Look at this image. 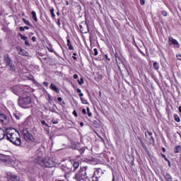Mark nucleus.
Wrapping results in <instances>:
<instances>
[{
    "label": "nucleus",
    "instance_id": "nucleus-1",
    "mask_svg": "<svg viewBox=\"0 0 181 181\" xmlns=\"http://www.w3.org/2000/svg\"><path fill=\"white\" fill-rule=\"evenodd\" d=\"M36 155L37 157L35 159V162L40 165V166H44L45 168H54V166L57 165V163L53 160V158H42L43 152L39 149L36 151Z\"/></svg>",
    "mask_w": 181,
    "mask_h": 181
},
{
    "label": "nucleus",
    "instance_id": "nucleus-2",
    "mask_svg": "<svg viewBox=\"0 0 181 181\" xmlns=\"http://www.w3.org/2000/svg\"><path fill=\"white\" fill-rule=\"evenodd\" d=\"M6 137L7 141H9L16 146H20L21 144H22L21 134L15 129L7 128L6 129Z\"/></svg>",
    "mask_w": 181,
    "mask_h": 181
},
{
    "label": "nucleus",
    "instance_id": "nucleus-3",
    "mask_svg": "<svg viewBox=\"0 0 181 181\" xmlns=\"http://www.w3.org/2000/svg\"><path fill=\"white\" fill-rule=\"evenodd\" d=\"M18 105L21 108H30L32 105V98H30V93L29 92H25L23 96L19 97Z\"/></svg>",
    "mask_w": 181,
    "mask_h": 181
},
{
    "label": "nucleus",
    "instance_id": "nucleus-4",
    "mask_svg": "<svg viewBox=\"0 0 181 181\" xmlns=\"http://www.w3.org/2000/svg\"><path fill=\"white\" fill-rule=\"evenodd\" d=\"M87 172H88V167L85 166L81 168L79 171L74 175V179L76 181H81L87 179Z\"/></svg>",
    "mask_w": 181,
    "mask_h": 181
},
{
    "label": "nucleus",
    "instance_id": "nucleus-5",
    "mask_svg": "<svg viewBox=\"0 0 181 181\" xmlns=\"http://www.w3.org/2000/svg\"><path fill=\"white\" fill-rule=\"evenodd\" d=\"M4 62L6 63V67H8V69H9L11 71H15V70H16V66L13 64V61H12L11 57H9V55L8 54L4 55Z\"/></svg>",
    "mask_w": 181,
    "mask_h": 181
},
{
    "label": "nucleus",
    "instance_id": "nucleus-6",
    "mask_svg": "<svg viewBox=\"0 0 181 181\" xmlns=\"http://www.w3.org/2000/svg\"><path fill=\"white\" fill-rule=\"evenodd\" d=\"M0 160H1V162H3V163H4L5 165H7V166H11V165H12V163L13 162L11 156L4 154H0Z\"/></svg>",
    "mask_w": 181,
    "mask_h": 181
},
{
    "label": "nucleus",
    "instance_id": "nucleus-7",
    "mask_svg": "<svg viewBox=\"0 0 181 181\" xmlns=\"http://www.w3.org/2000/svg\"><path fill=\"white\" fill-rule=\"evenodd\" d=\"M13 91L16 95H25V93H26L23 90V86H13Z\"/></svg>",
    "mask_w": 181,
    "mask_h": 181
},
{
    "label": "nucleus",
    "instance_id": "nucleus-8",
    "mask_svg": "<svg viewBox=\"0 0 181 181\" xmlns=\"http://www.w3.org/2000/svg\"><path fill=\"white\" fill-rule=\"evenodd\" d=\"M168 43L170 46L173 45L174 47H176L177 49H179V47H180V45H179V42H177V40H175L172 37H168Z\"/></svg>",
    "mask_w": 181,
    "mask_h": 181
},
{
    "label": "nucleus",
    "instance_id": "nucleus-9",
    "mask_svg": "<svg viewBox=\"0 0 181 181\" xmlns=\"http://www.w3.org/2000/svg\"><path fill=\"white\" fill-rule=\"evenodd\" d=\"M16 52L18 53V54H21V56L29 57V52L22 49L21 46H17L16 47Z\"/></svg>",
    "mask_w": 181,
    "mask_h": 181
},
{
    "label": "nucleus",
    "instance_id": "nucleus-10",
    "mask_svg": "<svg viewBox=\"0 0 181 181\" xmlns=\"http://www.w3.org/2000/svg\"><path fill=\"white\" fill-rule=\"evenodd\" d=\"M78 166H80V163L76 161L73 164L74 170L72 168H65V172L66 173H70V172H74L76 169L78 168Z\"/></svg>",
    "mask_w": 181,
    "mask_h": 181
},
{
    "label": "nucleus",
    "instance_id": "nucleus-11",
    "mask_svg": "<svg viewBox=\"0 0 181 181\" xmlns=\"http://www.w3.org/2000/svg\"><path fill=\"white\" fill-rule=\"evenodd\" d=\"M0 123L8 124V117L4 114L0 113Z\"/></svg>",
    "mask_w": 181,
    "mask_h": 181
},
{
    "label": "nucleus",
    "instance_id": "nucleus-12",
    "mask_svg": "<svg viewBox=\"0 0 181 181\" xmlns=\"http://www.w3.org/2000/svg\"><path fill=\"white\" fill-rule=\"evenodd\" d=\"M80 28L82 33H88L89 29H88V25H87V23H84L83 26L81 25Z\"/></svg>",
    "mask_w": 181,
    "mask_h": 181
},
{
    "label": "nucleus",
    "instance_id": "nucleus-13",
    "mask_svg": "<svg viewBox=\"0 0 181 181\" xmlns=\"http://www.w3.org/2000/svg\"><path fill=\"white\" fill-rule=\"evenodd\" d=\"M24 139H25V141H32V139H33V136L32 135V134L27 132L24 133Z\"/></svg>",
    "mask_w": 181,
    "mask_h": 181
},
{
    "label": "nucleus",
    "instance_id": "nucleus-14",
    "mask_svg": "<svg viewBox=\"0 0 181 181\" xmlns=\"http://www.w3.org/2000/svg\"><path fill=\"white\" fill-rule=\"evenodd\" d=\"M95 177H101L103 176V171L100 169H97L94 171V175Z\"/></svg>",
    "mask_w": 181,
    "mask_h": 181
},
{
    "label": "nucleus",
    "instance_id": "nucleus-15",
    "mask_svg": "<svg viewBox=\"0 0 181 181\" xmlns=\"http://www.w3.org/2000/svg\"><path fill=\"white\" fill-rule=\"evenodd\" d=\"M6 136V132L4 129H0V141H2Z\"/></svg>",
    "mask_w": 181,
    "mask_h": 181
},
{
    "label": "nucleus",
    "instance_id": "nucleus-16",
    "mask_svg": "<svg viewBox=\"0 0 181 181\" xmlns=\"http://www.w3.org/2000/svg\"><path fill=\"white\" fill-rule=\"evenodd\" d=\"M50 88H51V90H52V91H54L55 93H60V90H59L57 88V87L54 84H53V83L51 84Z\"/></svg>",
    "mask_w": 181,
    "mask_h": 181
},
{
    "label": "nucleus",
    "instance_id": "nucleus-17",
    "mask_svg": "<svg viewBox=\"0 0 181 181\" xmlns=\"http://www.w3.org/2000/svg\"><path fill=\"white\" fill-rule=\"evenodd\" d=\"M146 137V138H151V139H153V141H155V139H153V136H152V133L147 132L145 133Z\"/></svg>",
    "mask_w": 181,
    "mask_h": 181
},
{
    "label": "nucleus",
    "instance_id": "nucleus-18",
    "mask_svg": "<svg viewBox=\"0 0 181 181\" xmlns=\"http://www.w3.org/2000/svg\"><path fill=\"white\" fill-rule=\"evenodd\" d=\"M31 15H32L33 19L35 21V22H37V16H36V12L32 11Z\"/></svg>",
    "mask_w": 181,
    "mask_h": 181
},
{
    "label": "nucleus",
    "instance_id": "nucleus-19",
    "mask_svg": "<svg viewBox=\"0 0 181 181\" xmlns=\"http://www.w3.org/2000/svg\"><path fill=\"white\" fill-rule=\"evenodd\" d=\"M67 46L69 47V50H74V47L71 46V42H70L69 40H67Z\"/></svg>",
    "mask_w": 181,
    "mask_h": 181
},
{
    "label": "nucleus",
    "instance_id": "nucleus-20",
    "mask_svg": "<svg viewBox=\"0 0 181 181\" xmlns=\"http://www.w3.org/2000/svg\"><path fill=\"white\" fill-rule=\"evenodd\" d=\"M153 66L154 70H159L160 65L158 62H154Z\"/></svg>",
    "mask_w": 181,
    "mask_h": 181
},
{
    "label": "nucleus",
    "instance_id": "nucleus-21",
    "mask_svg": "<svg viewBox=\"0 0 181 181\" xmlns=\"http://www.w3.org/2000/svg\"><path fill=\"white\" fill-rule=\"evenodd\" d=\"M174 119L176 122H180V117L177 115H174Z\"/></svg>",
    "mask_w": 181,
    "mask_h": 181
},
{
    "label": "nucleus",
    "instance_id": "nucleus-22",
    "mask_svg": "<svg viewBox=\"0 0 181 181\" xmlns=\"http://www.w3.org/2000/svg\"><path fill=\"white\" fill-rule=\"evenodd\" d=\"M180 151H181V146H176L175 148V153H179V152Z\"/></svg>",
    "mask_w": 181,
    "mask_h": 181
},
{
    "label": "nucleus",
    "instance_id": "nucleus-23",
    "mask_svg": "<svg viewBox=\"0 0 181 181\" xmlns=\"http://www.w3.org/2000/svg\"><path fill=\"white\" fill-rule=\"evenodd\" d=\"M20 30L22 32H25V30H29V27L24 26V27H20Z\"/></svg>",
    "mask_w": 181,
    "mask_h": 181
},
{
    "label": "nucleus",
    "instance_id": "nucleus-24",
    "mask_svg": "<svg viewBox=\"0 0 181 181\" xmlns=\"http://www.w3.org/2000/svg\"><path fill=\"white\" fill-rule=\"evenodd\" d=\"M22 21H23V22H24V23H25V25H27L28 26H30V23L29 22V21H28L25 18H23Z\"/></svg>",
    "mask_w": 181,
    "mask_h": 181
},
{
    "label": "nucleus",
    "instance_id": "nucleus-25",
    "mask_svg": "<svg viewBox=\"0 0 181 181\" xmlns=\"http://www.w3.org/2000/svg\"><path fill=\"white\" fill-rule=\"evenodd\" d=\"M86 111H87V114L88 115V117H92L93 114L91 113V112H90V107H86Z\"/></svg>",
    "mask_w": 181,
    "mask_h": 181
},
{
    "label": "nucleus",
    "instance_id": "nucleus-26",
    "mask_svg": "<svg viewBox=\"0 0 181 181\" xmlns=\"http://www.w3.org/2000/svg\"><path fill=\"white\" fill-rule=\"evenodd\" d=\"M25 122L28 124V125H30V123L32 122V118L28 117L25 120Z\"/></svg>",
    "mask_w": 181,
    "mask_h": 181
},
{
    "label": "nucleus",
    "instance_id": "nucleus-27",
    "mask_svg": "<svg viewBox=\"0 0 181 181\" xmlns=\"http://www.w3.org/2000/svg\"><path fill=\"white\" fill-rule=\"evenodd\" d=\"M165 179H166V180H168V181H172V176H170V175H169V174H167V175H165Z\"/></svg>",
    "mask_w": 181,
    "mask_h": 181
},
{
    "label": "nucleus",
    "instance_id": "nucleus-28",
    "mask_svg": "<svg viewBox=\"0 0 181 181\" xmlns=\"http://www.w3.org/2000/svg\"><path fill=\"white\" fill-rule=\"evenodd\" d=\"M21 39H22L23 40H28V37L26 35H23L22 34L20 35Z\"/></svg>",
    "mask_w": 181,
    "mask_h": 181
},
{
    "label": "nucleus",
    "instance_id": "nucleus-29",
    "mask_svg": "<svg viewBox=\"0 0 181 181\" xmlns=\"http://www.w3.org/2000/svg\"><path fill=\"white\" fill-rule=\"evenodd\" d=\"M50 12H51V16L53 17V18H56V14H54V8H52L50 10Z\"/></svg>",
    "mask_w": 181,
    "mask_h": 181
},
{
    "label": "nucleus",
    "instance_id": "nucleus-30",
    "mask_svg": "<svg viewBox=\"0 0 181 181\" xmlns=\"http://www.w3.org/2000/svg\"><path fill=\"white\" fill-rule=\"evenodd\" d=\"M78 83L79 86L84 84V79H83V78H81L80 80H78Z\"/></svg>",
    "mask_w": 181,
    "mask_h": 181
},
{
    "label": "nucleus",
    "instance_id": "nucleus-31",
    "mask_svg": "<svg viewBox=\"0 0 181 181\" xmlns=\"http://www.w3.org/2000/svg\"><path fill=\"white\" fill-rule=\"evenodd\" d=\"M81 100L82 104H88V102H87V100L83 98H81Z\"/></svg>",
    "mask_w": 181,
    "mask_h": 181
},
{
    "label": "nucleus",
    "instance_id": "nucleus-32",
    "mask_svg": "<svg viewBox=\"0 0 181 181\" xmlns=\"http://www.w3.org/2000/svg\"><path fill=\"white\" fill-rule=\"evenodd\" d=\"M162 156H163V158H164L165 160L168 162V165H169V166H170V162L169 161V160H168V158H166V156L165 154H163Z\"/></svg>",
    "mask_w": 181,
    "mask_h": 181
},
{
    "label": "nucleus",
    "instance_id": "nucleus-33",
    "mask_svg": "<svg viewBox=\"0 0 181 181\" xmlns=\"http://www.w3.org/2000/svg\"><path fill=\"white\" fill-rule=\"evenodd\" d=\"M41 124L42 125H45V127H49V124H47V123H46V121L45 120H42Z\"/></svg>",
    "mask_w": 181,
    "mask_h": 181
},
{
    "label": "nucleus",
    "instance_id": "nucleus-34",
    "mask_svg": "<svg viewBox=\"0 0 181 181\" xmlns=\"http://www.w3.org/2000/svg\"><path fill=\"white\" fill-rule=\"evenodd\" d=\"M94 55L98 56V50H97V48L93 49Z\"/></svg>",
    "mask_w": 181,
    "mask_h": 181
},
{
    "label": "nucleus",
    "instance_id": "nucleus-35",
    "mask_svg": "<svg viewBox=\"0 0 181 181\" xmlns=\"http://www.w3.org/2000/svg\"><path fill=\"white\" fill-rule=\"evenodd\" d=\"M162 15L163 16H168V12H166L165 11H162Z\"/></svg>",
    "mask_w": 181,
    "mask_h": 181
},
{
    "label": "nucleus",
    "instance_id": "nucleus-36",
    "mask_svg": "<svg viewBox=\"0 0 181 181\" xmlns=\"http://www.w3.org/2000/svg\"><path fill=\"white\" fill-rule=\"evenodd\" d=\"M25 46H30V44L29 43V41L27 40L25 41Z\"/></svg>",
    "mask_w": 181,
    "mask_h": 181
},
{
    "label": "nucleus",
    "instance_id": "nucleus-37",
    "mask_svg": "<svg viewBox=\"0 0 181 181\" xmlns=\"http://www.w3.org/2000/svg\"><path fill=\"white\" fill-rule=\"evenodd\" d=\"M73 115H74V117H78V115H77V112L76 110H74L73 112Z\"/></svg>",
    "mask_w": 181,
    "mask_h": 181
},
{
    "label": "nucleus",
    "instance_id": "nucleus-38",
    "mask_svg": "<svg viewBox=\"0 0 181 181\" xmlns=\"http://www.w3.org/2000/svg\"><path fill=\"white\" fill-rule=\"evenodd\" d=\"M13 117H15V118H16V119H21V117L15 113L13 114Z\"/></svg>",
    "mask_w": 181,
    "mask_h": 181
},
{
    "label": "nucleus",
    "instance_id": "nucleus-39",
    "mask_svg": "<svg viewBox=\"0 0 181 181\" xmlns=\"http://www.w3.org/2000/svg\"><path fill=\"white\" fill-rule=\"evenodd\" d=\"M141 5H145V0H140Z\"/></svg>",
    "mask_w": 181,
    "mask_h": 181
},
{
    "label": "nucleus",
    "instance_id": "nucleus-40",
    "mask_svg": "<svg viewBox=\"0 0 181 181\" xmlns=\"http://www.w3.org/2000/svg\"><path fill=\"white\" fill-rule=\"evenodd\" d=\"M177 60H181V54H177Z\"/></svg>",
    "mask_w": 181,
    "mask_h": 181
},
{
    "label": "nucleus",
    "instance_id": "nucleus-41",
    "mask_svg": "<svg viewBox=\"0 0 181 181\" xmlns=\"http://www.w3.org/2000/svg\"><path fill=\"white\" fill-rule=\"evenodd\" d=\"M82 114H84V115L87 114V110L86 109H83Z\"/></svg>",
    "mask_w": 181,
    "mask_h": 181
},
{
    "label": "nucleus",
    "instance_id": "nucleus-42",
    "mask_svg": "<svg viewBox=\"0 0 181 181\" xmlns=\"http://www.w3.org/2000/svg\"><path fill=\"white\" fill-rule=\"evenodd\" d=\"M74 78L75 79V80H76V78H78V75H77V74H74Z\"/></svg>",
    "mask_w": 181,
    "mask_h": 181
},
{
    "label": "nucleus",
    "instance_id": "nucleus-43",
    "mask_svg": "<svg viewBox=\"0 0 181 181\" xmlns=\"http://www.w3.org/2000/svg\"><path fill=\"white\" fill-rule=\"evenodd\" d=\"M57 23L58 26H60V25H62V23H60V19L59 18L57 20Z\"/></svg>",
    "mask_w": 181,
    "mask_h": 181
},
{
    "label": "nucleus",
    "instance_id": "nucleus-44",
    "mask_svg": "<svg viewBox=\"0 0 181 181\" xmlns=\"http://www.w3.org/2000/svg\"><path fill=\"white\" fill-rule=\"evenodd\" d=\"M52 123L56 124H59V121L58 120H54L52 121Z\"/></svg>",
    "mask_w": 181,
    "mask_h": 181
},
{
    "label": "nucleus",
    "instance_id": "nucleus-45",
    "mask_svg": "<svg viewBox=\"0 0 181 181\" xmlns=\"http://www.w3.org/2000/svg\"><path fill=\"white\" fill-rule=\"evenodd\" d=\"M43 84L44 86H45V87H47V86H49V83L47 82H44Z\"/></svg>",
    "mask_w": 181,
    "mask_h": 181
},
{
    "label": "nucleus",
    "instance_id": "nucleus-46",
    "mask_svg": "<svg viewBox=\"0 0 181 181\" xmlns=\"http://www.w3.org/2000/svg\"><path fill=\"white\" fill-rule=\"evenodd\" d=\"M32 40H33V42H36V37H32Z\"/></svg>",
    "mask_w": 181,
    "mask_h": 181
},
{
    "label": "nucleus",
    "instance_id": "nucleus-47",
    "mask_svg": "<svg viewBox=\"0 0 181 181\" xmlns=\"http://www.w3.org/2000/svg\"><path fill=\"white\" fill-rule=\"evenodd\" d=\"M48 50H49V52H50L51 53H53V52H54L53 49H52V48H48Z\"/></svg>",
    "mask_w": 181,
    "mask_h": 181
},
{
    "label": "nucleus",
    "instance_id": "nucleus-48",
    "mask_svg": "<svg viewBox=\"0 0 181 181\" xmlns=\"http://www.w3.org/2000/svg\"><path fill=\"white\" fill-rule=\"evenodd\" d=\"M57 100H58V101H59V102H62V97L57 98Z\"/></svg>",
    "mask_w": 181,
    "mask_h": 181
},
{
    "label": "nucleus",
    "instance_id": "nucleus-49",
    "mask_svg": "<svg viewBox=\"0 0 181 181\" xmlns=\"http://www.w3.org/2000/svg\"><path fill=\"white\" fill-rule=\"evenodd\" d=\"M78 145H80V144L78 143L77 146L74 147V149H78Z\"/></svg>",
    "mask_w": 181,
    "mask_h": 181
},
{
    "label": "nucleus",
    "instance_id": "nucleus-50",
    "mask_svg": "<svg viewBox=\"0 0 181 181\" xmlns=\"http://www.w3.org/2000/svg\"><path fill=\"white\" fill-rule=\"evenodd\" d=\"M76 91H77V93H81V89H80V88H78V89L76 90Z\"/></svg>",
    "mask_w": 181,
    "mask_h": 181
},
{
    "label": "nucleus",
    "instance_id": "nucleus-51",
    "mask_svg": "<svg viewBox=\"0 0 181 181\" xmlns=\"http://www.w3.org/2000/svg\"><path fill=\"white\" fill-rule=\"evenodd\" d=\"M105 58L107 59V60H108L110 62V58H108V55L106 54Z\"/></svg>",
    "mask_w": 181,
    "mask_h": 181
},
{
    "label": "nucleus",
    "instance_id": "nucleus-52",
    "mask_svg": "<svg viewBox=\"0 0 181 181\" xmlns=\"http://www.w3.org/2000/svg\"><path fill=\"white\" fill-rule=\"evenodd\" d=\"M84 95V94H83L82 93H79V97H83Z\"/></svg>",
    "mask_w": 181,
    "mask_h": 181
},
{
    "label": "nucleus",
    "instance_id": "nucleus-53",
    "mask_svg": "<svg viewBox=\"0 0 181 181\" xmlns=\"http://www.w3.org/2000/svg\"><path fill=\"white\" fill-rule=\"evenodd\" d=\"M80 125H81V127H84V123L81 122V123H80Z\"/></svg>",
    "mask_w": 181,
    "mask_h": 181
},
{
    "label": "nucleus",
    "instance_id": "nucleus-54",
    "mask_svg": "<svg viewBox=\"0 0 181 181\" xmlns=\"http://www.w3.org/2000/svg\"><path fill=\"white\" fill-rule=\"evenodd\" d=\"M66 5L69 6V1H66Z\"/></svg>",
    "mask_w": 181,
    "mask_h": 181
},
{
    "label": "nucleus",
    "instance_id": "nucleus-55",
    "mask_svg": "<svg viewBox=\"0 0 181 181\" xmlns=\"http://www.w3.org/2000/svg\"><path fill=\"white\" fill-rule=\"evenodd\" d=\"M112 181H115V177H114V175H113V177H112Z\"/></svg>",
    "mask_w": 181,
    "mask_h": 181
},
{
    "label": "nucleus",
    "instance_id": "nucleus-56",
    "mask_svg": "<svg viewBox=\"0 0 181 181\" xmlns=\"http://www.w3.org/2000/svg\"><path fill=\"white\" fill-rule=\"evenodd\" d=\"M163 152H165L166 149L165 148H163Z\"/></svg>",
    "mask_w": 181,
    "mask_h": 181
},
{
    "label": "nucleus",
    "instance_id": "nucleus-57",
    "mask_svg": "<svg viewBox=\"0 0 181 181\" xmlns=\"http://www.w3.org/2000/svg\"><path fill=\"white\" fill-rule=\"evenodd\" d=\"M57 15L59 16V15H60V13H59V12H57Z\"/></svg>",
    "mask_w": 181,
    "mask_h": 181
},
{
    "label": "nucleus",
    "instance_id": "nucleus-58",
    "mask_svg": "<svg viewBox=\"0 0 181 181\" xmlns=\"http://www.w3.org/2000/svg\"><path fill=\"white\" fill-rule=\"evenodd\" d=\"M74 60H77V57H74Z\"/></svg>",
    "mask_w": 181,
    "mask_h": 181
},
{
    "label": "nucleus",
    "instance_id": "nucleus-59",
    "mask_svg": "<svg viewBox=\"0 0 181 181\" xmlns=\"http://www.w3.org/2000/svg\"><path fill=\"white\" fill-rule=\"evenodd\" d=\"M143 147H144V148H146V146H145V145H143Z\"/></svg>",
    "mask_w": 181,
    "mask_h": 181
},
{
    "label": "nucleus",
    "instance_id": "nucleus-60",
    "mask_svg": "<svg viewBox=\"0 0 181 181\" xmlns=\"http://www.w3.org/2000/svg\"><path fill=\"white\" fill-rule=\"evenodd\" d=\"M102 141L104 142V139L101 138Z\"/></svg>",
    "mask_w": 181,
    "mask_h": 181
},
{
    "label": "nucleus",
    "instance_id": "nucleus-61",
    "mask_svg": "<svg viewBox=\"0 0 181 181\" xmlns=\"http://www.w3.org/2000/svg\"><path fill=\"white\" fill-rule=\"evenodd\" d=\"M116 62H118V59H116Z\"/></svg>",
    "mask_w": 181,
    "mask_h": 181
},
{
    "label": "nucleus",
    "instance_id": "nucleus-62",
    "mask_svg": "<svg viewBox=\"0 0 181 181\" xmlns=\"http://www.w3.org/2000/svg\"><path fill=\"white\" fill-rule=\"evenodd\" d=\"M76 56V54H74Z\"/></svg>",
    "mask_w": 181,
    "mask_h": 181
}]
</instances>
